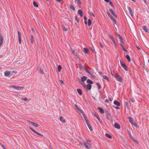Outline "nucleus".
Here are the masks:
<instances>
[{"mask_svg": "<svg viewBox=\"0 0 149 149\" xmlns=\"http://www.w3.org/2000/svg\"><path fill=\"white\" fill-rule=\"evenodd\" d=\"M105 113L106 114V119L108 121H109L110 120L109 117L111 116V114L108 110H106L105 111Z\"/></svg>", "mask_w": 149, "mask_h": 149, "instance_id": "f257e3e1", "label": "nucleus"}, {"mask_svg": "<svg viewBox=\"0 0 149 149\" xmlns=\"http://www.w3.org/2000/svg\"><path fill=\"white\" fill-rule=\"evenodd\" d=\"M114 76L119 81L121 82L123 80V78L118 74H116Z\"/></svg>", "mask_w": 149, "mask_h": 149, "instance_id": "f03ea898", "label": "nucleus"}, {"mask_svg": "<svg viewBox=\"0 0 149 149\" xmlns=\"http://www.w3.org/2000/svg\"><path fill=\"white\" fill-rule=\"evenodd\" d=\"M120 64L121 66L123 67L124 69L126 71H128V69L127 66L121 60L120 61Z\"/></svg>", "mask_w": 149, "mask_h": 149, "instance_id": "7ed1b4c3", "label": "nucleus"}, {"mask_svg": "<svg viewBox=\"0 0 149 149\" xmlns=\"http://www.w3.org/2000/svg\"><path fill=\"white\" fill-rule=\"evenodd\" d=\"M84 144L87 149H89L91 147V145L90 143H88L85 142L84 143Z\"/></svg>", "mask_w": 149, "mask_h": 149, "instance_id": "20e7f679", "label": "nucleus"}, {"mask_svg": "<svg viewBox=\"0 0 149 149\" xmlns=\"http://www.w3.org/2000/svg\"><path fill=\"white\" fill-rule=\"evenodd\" d=\"M86 87L84 88L87 91L90 90L92 87V85L90 84H88L86 86Z\"/></svg>", "mask_w": 149, "mask_h": 149, "instance_id": "39448f33", "label": "nucleus"}, {"mask_svg": "<svg viewBox=\"0 0 149 149\" xmlns=\"http://www.w3.org/2000/svg\"><path fill=\"white\" fill-rule=\"evenodd\" d=\"M12 87L13 88L15 89H16L18 90H20L21 89H23L24 88V87L23 86L20 87V86H13Z\"/></svg>", "mask_w": 149, "mask_h": 149, "instance_id": "423d86ee", "label": "nucleus"}, {"mask_svg": "<svg viewBox=\"0 0 149 149\" xmlns=\"http://www.w3.org/2000/svg\"><path fill=\"white\" fill-rule=\"evenodd\" d=\"M109 11L113 16L116 18L117 17V15L115 14V13L112 9H109Z\"/></svg>", "mask_w": 149, "mask_h": 149, "instance_id": "0eeeda50", "label": "nucleus"}, {"mask_svg": "<svg viewBox=\"0 0 149 149\" xmlns=\"http://www.w3.org/2000/svg\"><path fill=\"white\" fill-rule=\"evenodd\" d=\"M127 9L129 11V12L130 13V14L131 15V16L132 17L133 16V12L131 8L130 7H127Z\"/></svg>", "mask_w": 149, "mask_h": 149, "instance_id": "6e6552de", "label": "nucleus"}, {"mask_svg": "<svg viewBox=\"0 0 149 149\" xmlns=\"http://www.w3.org/2000/svg\"><path fill=\"white\" fill-rule=\"evenodd\" d=\"M30 40L31 41V42L32 44H33L34 42L35 41L34 40V37L33 35H31L30 38Z\"/></svg>", "mask_w": 149, "mask_h": 149, "instance_id": "1a4fd4ad", "label": "nucleus"}, {"mask_svg": "<svg viewBox=\"0 0 149 149\" xmlns=\"http://www.w3.org/2000/svg\"><path fill=\"white\" fill-rule=\"evenodd\" d=\"M10 72L8 71H6L4 72V75L5 76L8 77H10Z\"/></svg>", "mask_w": 149, "mask_h": 149, "instance_id": "9d476101", "label": "nucleus"}, {"mask_svg": "<svg viewBox=\"0 0 149 149\" xmlns=\"http://www.w3.org/2000/svg\"><path fill=\"white\" fill-rule=\"evenodd\" d=\"M94 115L95 116V117L101 123H102V121L101 120H100V118L99 117L97 114L95 113H94Z\"/></svg>", "mask_w": 149, "mask_h": 149, "instance_id": "9b49d317", "label": "nucleus"}, {"mask_svg": "<svg viewBox=\"0 0 149 149\" xmlns=\"http://www.w3.org/2000/svg\"><path fill=\"white\" fill-rule=\"evenodd\" d=\"M28 122L29 123L31 124L32 125L36 127H38V125L35 122L30 121H29Z\"/></svg>", "mask_w": 149, "mask_h": 149, "instance_id": "f8f14e48", "label": "nucleus"}, {"mask_svg": "<svg viewBox=\"0 0 149 149\" xmlns=\"http://www.w3.org/2000/svg\"><path fill=\"white\" fill-rule=\"evenodd\" d=\"M109 39L113 42L114 45L116 46V43L113 36H110L109 37Z\"/></svg>", "mask_w": 149, "mask_h": 149, "instance_id": "ddd939ff", "label": "nucleus"}, {"mask_svg": "<svg viewBox=\"0 0 149 149\" xmlns=\"http://www.w3.org/2000/svg\"><path fill=\"white\" fill-rule=\"evenodd\" d=\"M114 127L116 128L119 129L120 128V125L117 123H115L114 124Z\"/></svg>", "mask_w": 149, "mask_h": 149, "instance_id": "4468645a", "label": "nucleus"}, {"mask_svg": "<svg viewBox=\"0 0 149 149\" xmlns=\"http://www.w3.org/2000/svg\"><path fill=\"white\" fill-rule=\"evenodd\" d=\"M97 109L99 110L100 112L101 113H104V111L102 108L100 107H98L97 108Z\"/></svg>", "mask_w": 149, "mask_h": 149, "instance_id": "2eb2a0df", "label": "nucleus"}, {"mask_svg": "<svg viewBox=\"0 0 149 149\" xmlns=\"http://www.w3.org/2000/svg\"><path fill=\"white\" fill-rule=\"evenodd\" d=\"M78 13L80 16L81 17L83 16V11L81 10H79L78 11Z\"/></svg>", "mask_w": 149, "mask_h": 149, "instance_id": "dca6fc26", "label": "nucleus"}, {"mask_svg": "<svg viewBox=\"0 0 149 149\" xmlns=\"http://www.w3.org/2000/svg\"><path fill=\"white\" fill-rule=\"evenodd\" d=\"M82 82H84L87 79V77L85 76H82L81 77Z\"/></svg>", "mask_w": 149, "mask_h": 149, "instance_id": "f3484780", "label": "nucleus"}, {"mask_svg": "<svg viewBox=\"0 0 149 149\" xmlns=\"http://www.w3.org/2000/svg\"><path fill=\"white\" fill-rule=\"evenodd\" d=\"M113 103L117 106H120V102L117 100H115L113 102Z\"/></svg>", "mask_w": 149, "mask_h": 149, "instance_id": "a211bd4d", "label": "nucleus"}, {"mask_svg": "<svg viewBox=\"0 0 149 149\" xmlns=\"http://www.w3.org/2000/svg\"><path fill=\"white\" fill-rule=\"evenodd\" d=\"M75 1L77 3L79 7L82 4V3H81L80 0H75Z\"/></svg>", "mask_w": 149, "mask_h": 149, "instance_id": "6ab92c4d", "label": "nucleus"}, {"mask_svg": "<svg viewBox=\"0 0 149 149\" xmlns=\"http://www.w3.org/2000/svg\"><path fill=\"white\" fill-rule=\"evenodd\" d=\"M77 91L78 93L80 95H82V91L81 89H79V88H78L77 89Z\"/></svg>", "mask_w": 149, "mask_h": 149, "instance_id": "aec40b11", "label": "nucleus"}, {"mask_svg": "<svg viewBox=\"0 0 149 149\" xmlns=\"http://www.w3.org/2000/svg\"><path fill=\"white\" fill-rule=\"evenodd\" d=\"M129 121L133 125V119L131 117H129Z\"/></svg>", "mask_w": 149, "mask_h": 149, "instance_id": "412c9836", "label": "nucleus"}, {"mask_svg": "<svg viewBox=\"0 0 149 149\" xmlns=\"http://www.w3.org/2000/svg\"><path fill=\"white\" fill-rule=\"evenodd\" d=\"M59 120L62 123H65V120L63 119V118L62 116H60L59 117Z\"/></svg>", "mask_w": 149, "mask_h": 149, "instance_id": "4be33fe9", "label": "nucleus"}, {"mask_svg": "<svg viewBox=\"0 0 149 149\" xmlns=\"http://www.w3.org/2000/svg\"><path fill=\"white\" fill-rule=\"evenodd\" d=\"M87 83L89 84H92L93 83L92 81L90 79H88L87 80Z\"/></svg>", "mask_w": 149, "mask_h": 149, "instance_id": "5701e85b", "label": "nucleus"}, {"mask_svg": "<svg viewBox=\"0 0 149 149\" xmlns=\"http://www.w3.org/2000/svg\"><path fill=\"white\" fill-rule=\"evenodd\" d=\"M143 29L146 33L148 32V29L146 26H143Z\"/></svg>", "mask_w": 149, "mask_h": 149, "instance_id": "b1692460", "label": "nucleus"}, {"mask_svg": "<svg viewBox=\"0 0 149 149\" xmlns=\"http://www.w3.org/2000/svg\"><path fill=\"white\" fill-rule=\"evenodd\" d=\"M115 35L116 36L118 37L120 40H122V38L120 36V35L118 33H116Z\"/></svg>", "mask_w": 149, "mask_h": 149, "instance_id": "393cba45", "label": "nucleus"}, {"mask_svg": "<svg viewBox=\"0 0 149 149\" xmlns=\"http://www.w3.org/2000/svg\"><path fill=\"white\" fill-rule=\"evenodd\" d=\"M69 7L70 8L72 9L74 11L75 10V8H74V7L72 5H70L69 6Z\"/></svg>", "mask_w": 149, "mask_h": 149, "instance_id": "a878e982", "label": "nucleus"}, {"mask_svg": "<svg viewBox=\"0 0 149 149\" xmlns=\"http://www.w3.org/2000/svg\"><path fill=\"white\" fill-rule=\"evenodd\" d=\"M125 57L127 59L129 62L131 61V59L129 55H126L125 56Z\"/></svg>", "mask_w": 149, "mask_h": 149, "instance_id": "bb28decb", "label": "nucleus"}, {"mask_svg": "<svg viewBox=\"0 0 149 149\" xmlns=\"http://www.w3.org/2000/svg\"><path fill=\"white\" fill-rule=\"evenodd\" d=\"M92 24V22L90 19H88V25L89 26H90Z\"/></svg>", "mask_w": 149, "mask_h": 149, "instance_id": "cd10ccee", "label": "nucleus"}, {"mask_svg": "<svg viewBox=\"0 0 149 149\" xmlns=\"http://www.w3.org/2000/svg\"><path fill=\"white\" fill-rule=\"evenodd\" d=\"M84 52L88 54V53L89 50L88 49L86 48H84Z\"/></svg>", "mask_w": 149, "mask_h": 149, "instance_id": "c85d7f7f", "label": "nucleus"}, {"mask_svg": "<svg viewBox=\"0 0 149 149\" xmlns=\"http://www.w3.org/2000/svg\"><path fill=\"white\" fill-rule=\"evenodd\" d=\"M107 14L108 16H109V17L110 18V19H111L112 18H113V17L110 14V13L108 12H107Z\"/></svg>", "mask_w": 149, "mask_h": 149, "instance_id": "c756f323", "label": "nucleus"}, {"mask_svg": "<svg viewBox=\"0 0 149 149\" xmlns=\"http://www.w3.org/2000/svg\"><path fill=\"white\" fill-rule=\"evenodd\" d=\"M0 42H3V38L1 33H0Z\"/></svg>", "mask_w": 149, "mask_h": 149, "instance_id": "7c9ffc66", "label": "nucleus"}, {"mask_svg": "<svg viewBox=\"0 0 149 149\" xmlns=\"http://www.w3.org/2000/svg\"><path fill=\"white\" fill-rule=\"evenodd\" d=\"M105 136L108 138H109V139H111V138H112V136H111V135H109V134H107V133H106L105 134Z\"/></svg>", "mask_w": 149, "mask_h": 149, "instance_id": "2f4dec72", "label": "nucleus"}, {"mask_svg": "<svg viewBox=\"0 0 149 149\" xmlns=\"http://www.w3.org/2000/svg\"><path fill=\"white\" fill-rule=\"evenodd\" d=\"M88 74L92 77H95V76L94 75V74L93 73L90 72H88Z\"/></svg>", "mask_w": 149, "mask_h": 149, "instance_id": "473e14b6", "label": "nucleus"}, {"mask_svg": "<svg viewBox=\"0 0 149 149\" xmlns=\"http://www.w3.org/2000/svg\"><path fill=\"white\" fill-rule=\"evenodd\" d=\"M33 6L35 7H38V6L36 2L35 1H33Z\"/></svg>", "mask_w": 149, "mask_h": 149, "instance_id": "72a5a7b5", "label": "nucleus"}, {"mask_svg": "<svg viewBox=\"0 0 149 149\" xmlns=\"http://www.w3.org/2000/svg\"><path fill=\"white\" fill-rule=\"evenodd\" d=\"M103 79H105L106 80H107V81H108V80H109V78H108V77L107 76H106V75H103Z\"/></svg>", "mask_w": 149, "mask_h": 149, "instance_id": "f704fd0d", "label": "nucleus"}, {"mask_svg": "<svg viewBox=\"0 0 149 149\" xmlns=\"http://www.w3.org/2000/svg\"><path fill=\"white\" fill-rule=\"evenodd\" d=\"M57 69L58 71H60L62 69V67L61 65H58V66Z\"/></svg>", "mask_w": 149, "mask_h": 149, "instance_id": "c9c22d12", "label": "nucleus"}, {"mask_svg": "<svg viewBox=\"0 0 149 149\" xmlns=\"http://www.w3.org/2000/svg\"><path fill=\"white\" fill-rule=\"evenodd\" d=\"M84 69L87 73L90 72L87 70V68L85 67L84 66L83 67Z\"/></svg>", "mask_w": 149, "mask_h": 149, "instance_id": "e433bc0d", "label": "nucleus"}, {"mask_svg": "<svg viewBox=\"0 0 149 149\" xmlns=\"http://www.w3.org/2000/svg\"><path fill=\"white\" fill-rule=\"evenodd\" d=\"M81 84L82 85V86L84 88L86 87V84L84 82H82V83H81Z\"/></svg>", "mask_w": 149, "mask_h": 149, "instance_id": "4c0bfd02", "label": "nucleus"}, {"mask_svg": "<svg viewBox=\"0 0 149 149\" xmlns=\"http://www.w3.org/2000/svg\"><path fill=\"white\" fill-rule=\"evenodd\" d=\"M81 84L82 85V86L84 88L86 87V84L84 82H82V83H81Z\"/></svg>", "mask_w": 149, "mask_h": 149, "instance_id": "58836bf2", "label": "nucleus"}, {"mask_svg": "<svg viewBox=\"0 0 149 149\" xmlns=\"http://www.w3.org/2000/svg\"><path fill=\"white\" fill-rule=\"evenodd\" d=\"M96 85L97 86V88L98 89L101 88V86L99 83H96Z\"/></svg>", "mask_w": 149, "mask_h": 149, "instance_id": "ea45409f", "label": "nucleus"}, {"mask_svg": "<svg viewBox=\"0 0 149 149\" xmlns=\"http://www.w3.org/2000/svg\"><path fill=\"white\" fill-rule=\"evenodd\" d=\"M89 130L91 131H93V129L92 127H91L90 125H87Z\"/></svg>", "mask_w": 149, "mask_h": 149, "instance_id": "a19ab883", "label": "nucleus"}, {"mask_svg": "<svg viewBox=\"0 0 149 149\" xmlns=\"http://www.w3.org/2000/svg\"><path fill=\"white\" fill-rule=\"evenodd\" d=\"M35 133L36 134H38V135H39L40 136H43V135L42 134H41L38 133V132H37L36 131L35 132Z\"/></svg>", "mask_w": 149, "mask_h": 149, "instance_id": "79ce46f5", "label": "nucleus"}, {"mask_svg": "<svg viewBox=\"0 0 149 149\" xmlns=\"http://www.w3.org/2000/svg\"><path fill=\"white\" fill-rule=\"evenodd\" d=\"M78 83H79L80 84H81V83H82V81H81V79H80L79 78H78Z\"/></svg>", "mask_w": 149, "mask_h": 149, "instance_id": "37998d69", "label": "nucleus"}, {"mask_svg": "<svg viewBox=\"0 0 149 149\" xmlns=\"http://www.w3.org/2000/svg\"><path fill=\"white\" fill-rule=\"evenodd\" d=\"M18 37L19 38H21V35L19 31H18Z\"/></svg>", "mask_w": 149, "mask_h": 149, "instance_id": "c03bdc74", "label": "nucleus"}, {"mask_svg": "<svg viewBox=\"0 0 149 149\" xmlns=\"http://www.w3.org/2000/svg\"><path fill=\"white\" fill-rule=\"evenodd\" d=\"M89 13H90V15H92V16H93L94 17H95V15L93 14V13L92 12H89Z\"/></svg>", "mask_w": 149, "mask_h": 149, "instance_id": "a18cd8bd", "label": "nucleus"}, {"mask_svg": "<svg viewBox=\"0 0 149 149\" xmlns=\"http://www.w3.org/2000/svg\"><path fill=\"white\" fill-rule=\"evenodd\" d=\"M85 121H86V124H87V125H90L89 124V121L87 119Z\"/></svg>", "mask_w": 149, "mask_h": 149, "instance_id": "49530a36", "label": "nucleus"}, {"mask_svg": "<svg viewBox=\"0 0 149 149\" xmlns=\"http://www.w3.org/2000/svg\"><path fill=\"white\" fill-rule=\"evenodd\" d=\"M75 19L76 20L77 22L78 23H79V19L78 18V17H77L76 16L75 17Z\"/></svg>", "mask_w": 149, "mask_h": 149, "instance_id": "de8ad7c7", "label": "nucleus"}, {"mask_svg": "<svg viewBox=\"0 0 149 149\" xmlns=\"http://www.w3.org/2000/svg\"><path fill=\"white\" fill-rule=\"evenodd\" d=\"M108 3H109V4L112 7H113L114 6V5L111 2V1H110Z\"/></svg>", "mask_w": 149, "mask_h": 149, "instance_id": "09e8293b", "label": "nucleus"}, {"mask_svg": "<svg viewBox=\"0 0 149 149\" xmlns=\"http://www.w3.org/2000/svg\"><path fill=\"white\" fill-rule=\"evenodd\" d=\"M18 40H19V43L20 44H21V43H22L21 38H18Z\"/></svg>", "mask_w": 149, "mask_h": 149, "instance_id": "8fccbe9b", "label": "nucleus"}, {"mask_svg": "<svg viewBox=\"0 0 149 149\" xmlns=\"http://www.w3.org/2000/svg\"><path fill=\"white\" fill-rule=\"evenodd\" d=\"M133 125L134 126H135L137 128H138V126H137V124H136V123H133V125Z\"/></svg>", "mask_w": 149, "mask_h": 149, "instance_id": "3c124183", "label": "nucleus"}, {"mask_svg": "<svg viewBox=\"0 0 149 149\" xmlns=\"http://www.w3.org/2000/svg\"><path fill=\"white\" fill-rule=\"evenodd\" d=\"M29 128L30 129V130L32 131L34 133H35V132H36V131H35L31 127H29Z\"/></svg>", "mask_w": 149, "mask_h": 149, "instance_id": "603ef678", "label": "nucleus"}, {"mask_svg": "<svg viewBox=\"0 0 149 149\" xmlns=\"http://www.w3.org/2000/svg\"><path fill=\"white\" fill-rule=\"evenodd\" d=\"M29 128L30 129V130L32 131L34 133H35V132H36V131H35L31 127H29Z\"/></svg>", "mask_w": 149, "mask_h": 149, "instance_id": "864d4df0", "label": "nucleus"}, {"mask_svg": "<svg viewBox=\"0 0 149 149\" xmlns=\"http://www.w3.org/2000/svg\"><path fill=\"white\" fill-rule=\"evenodd\" d=\"M63 30L65 31H67L68 30V29L66 28L64 26L63 28Z\"/></svg>", "mask_w": 149, "mask_h": 149, "instance_id": "5fc2aeb1", "label": "nucleus"}, {"mask_svg": "<svg viewBox=\"0 0 149 149\" xmlns=\"http://www.w3.org/2000/svg\"><path fill=\"white\" fill-rule=\"evenodd\" d=\"M83 115L84 118L85 120L87 119L86 115L84 113L83 114Z\"/></svg>", "mask_w": 149, "mask_h": 149, "instance_id": "6e6d98bb", "label": "nucleus"}, {"mask_svg": "<svg viewBox=\"0 0 149 149\" xmlns=\"http://www.w3.org/2000/svg\"><path fill=\"white\" fill-rule=\"evenodd\" d=\"M111 19L113 21V22H115V23H116V19H115L113 17V18H112V19Z\"/></svg>", "mask_w": 149, "mask_h": 149, "instance_id": "4d7b16f0", "label": "nucleus"}, {"mask_svg": "<svg viewBox=\"0 0 149 149\" xmlns=\"http://www.w3.org/2000/svg\"><path fill=\"white\" fill-rule=\"evenodd\" d=\"M125 105H126V107L128 108V107H129V105H128V104L127 102H125Z\"/></svg>", "mask_w": 149, "mask_h": 149, "instance_id": "13d9d810", "label": "nucleus"}, {"mask_svg": "<svg viewBox=\"0 0 149 149\" xmlns=\"http://www.w3.org/2000/svg\"><path fill=\"white\" fill-rule=\"evenodd\" d=\"M22 99L24 101H27L28 100V99L26 97H24V98H22Z\"/></svg>", "mask_w": 149, "mask_h": 149, "instance_id": "bf43d9fd", "label": "nucleus"}, {"mask_svg": "<svg viewBox=\"0 0 149 149\" xmlns=\"http://www.w3.org/2000/svg\"><path fill=\"white\" fill-rule=\"evenodd\" d=\"M131 139H132L133 141H134L135 142H137V141H136L135 139L133 137H132V136H131Z\"/></svg>", "mask_w": 149, "mask_h": 149, "instance_id": "052dcab7", "label": "nucleus"}, {"mask_svg": "<svg viewBox=\"0 0 149 149\" xmlns=\"http://www.w3.org/2000/svg\"><path fill=\"white\" fill-rule=\"evenodd\" d=\"M39 71L40 73H44L43 70H42L40 68Z\"/></svg>", "mask_w": 149, "mask_h": 149, "instance_id": "680f3d73", "label": "nucleus"}, {"mask_svg": "<svg viewBox=\"0 0 149 149\" xmlns=\"http://www.w3.org/2000/svg\"><path fill=\"white\" fill-rule=\"evenodd\" d=\"M79 111L82 114L84 113L83 111L81 110V109H79Z\"/></svg>", "mask_w": 149, "mask_h": 149, "instance_id": "e2e57ef3", "label": "nucleus"}, {"mask_svg": "<svg viewBox=\"0 0 149 149\" xmlns=\"http://www.w3.org/2000/svg\"><path fill=\"white\" fill-rule=\"evenodd\" d=\"M0 145L3 147L4 149H7L6 148L3 144L0 143Z\"/></svg>", "mask_w": 149, "mask_h": 149, "instance_id": "0e129e2a", "label": "nucleus"}, {"mask_svg": "<svg viewBox=\"0 0 149 149\" xmlns=\"http://www.w3.org/2000/svg\"><path fill=\"white\" fill-rule=\"evenodd\" d=\"M144 69H145L146 71L147 72H148V68L147 67H144Z\"/></svg>", "mask_w": 149, "mask_h": 149, "instance_id": "69168bd1", "label": "nucleus"}, {"mask_svg": "<svg viewBox=\"0 0 149 149\" xmlns=\"http://www.w3.org/2000/svg\"><path fill=\"white\" fill-rule=\"evenodd\" d=\"M109 102V100L107 99H106L105 100V102H106V103H108Z\"/></svg>", "mask_w": 149, "mask_h": 149, "instance_id": "338daca9", "label": "nucleus"}, {"mask_svg": "<svg viewBox=\"0 0 149 149\" xmlns=\"http://www.w3.org/2000/svg\"><path fill=\"white\" fill-rule=\"evenodd\" d=\"M123 50L125 52H127V51L125 49L124 47L123 48Z\"/></svg>", "mask_w": 149, "mask_h": 149, "instance_id": "774afa93", "label": "nucleus"}]
</instances>
